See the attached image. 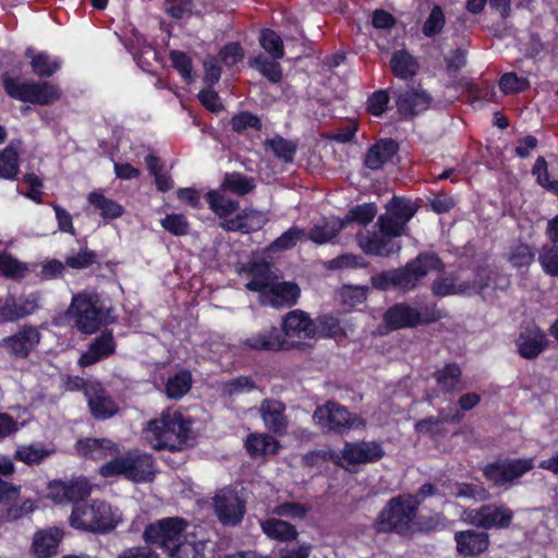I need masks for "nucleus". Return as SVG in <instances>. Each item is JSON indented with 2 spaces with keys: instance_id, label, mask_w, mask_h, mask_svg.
<instances>
[{
  "instance_id": "f257e3e1",
  "label": "nucleus",
  "mask_w": 558,
  "mask_h": 558,
  "mask_svg": "<svg viewBox=\"0 0 558 558\" xmlns=\"http://www.w3.org/2000/svg\"><path fill=\"white\" fill-rule=\"evenodd\" d=\"M189 525L182 517H165L146 524L142 538L169 558H205L206 542L195 533H187Z\"/></svg>"
},
{
  "instance_id": "f03ea898",
  "label": "nucleus",
  "mask_w": 558,
  "mask_h": 558,
  "mask_svg": "<svg viewBox=\"0 0 558 558\" xmlns=\"http://www.w3.org/2000/svg\"><path fill=\"white\" fill-rule=\"evenodd\" d=\"M444 272L445 263L437 253L421 252L404 266L381 270L371 277V284L379 291L398 290L409 292L415 290L432 271Z\"/></svg>"
},
{
  "instance_id": "7ed1b4c3",
  "label": "nucleus",
  "mask_w": 558,
  "mask_h": 558,
  "mask_svg": "<svg viewBox=\"0 0 558 558\" xmlns=\"http://www.w3.org/2000/svg\"><path fill=\"white\" fill-rule=\"evenodd\" d=\"M192 425L193 420L180 411H165L159 418L148 422L145 434L154 449L175 452L183 450L194 439Z\"/></svg>"
},
{
  "instance_id": "20e7f679",
  "label": "nucleus",
  "mask_w": 558,
  "mask_h": 558,
  "mask_svg": "<svg viewBox=\"0 0 558 558\" xmlns=\"http://www.w3.org/2000/svg\"><path fill=\"white\" fill-rule=\"evenodd\" d=\"M421 502V499L411 494H400L390 498L375 519L374 530L378 534L395 533L401 537L413 536L414 519Z\"/></svg>"
},
{
  "instance_id": "39448f33",
  "label": "nucleus",
  "mask_w": 558,
  "mask_h": 558,
  "mask_svg": "<svg viewBox=\"0 0 558 558\" xmlns=\"http://www.w3.org/2000/svg\"><path fill=\"white\" fill-rule=\"evenodd\" d=\"M119 522L120 519L114 515L111 505L100 499L74 505L70 515V525L73 529L93 534H108Z\"/></svg>"
},
{
  "instance_id": "423d86ee",
  "label": "nucleus",
  "mask_w": 558,
  "mask_h": 558,
  "mask_svg": "<svg viewBox=\"0 0 558 558\" xmlns=\"http://www.w3.org/2000/svg\"><path fill=\"white\" fill-rule=\"evenodd\" d=\"M69 312L74 317L77 330L84 335H93L109 323L110 310L97 295H74Z\"/></svg>"
},
{
  "instance_id": "0eeeda50",
  "label": "nucleus",
  "mask_w": 558,
  "mask_h": 558,
  "mask_svg": "<svg viewBox=\"0 0 558 558\" xmlns=\"http://www.w3.org/2000/svg\"><path fill=\"white\" fill-rule=\"evenodd\" d=\"M1 81L7 95L23 102L49 106L61 98L60 89L47 81L23 83L7 73Z\"/></svg>"
},
{
  "instance_id": "6e6552de",
  "label": "nucleus",
  "mask_w": 558,
  "mask_h": 558,
  "mask_svg": "<svg viewBox=\"0 0 558 558\" xmlns=\"http://www.w3.org/2000/svg\"><path fill=\"white\" fill-rule=\"evenodd\" d=\"M533 468V459L505 458L488 462L482 469V473L493 486L502 487L521 478Z\"/></svg>"
},
{
  "instance_id": "1a4fd4ad",
  "label": "nucleus",
  "mask_w": 558,
  "mask_h": 558,
  "mask_svg": "<svg viewBox=\"0 0 558 558\" xmlns=\"http://www.w3.org/2000/svg\"><path fill=\"white\" fill-rule=\"evenodd\" d=\"M513 517V511L505 504H485L469 511L468 522L485 532L505 530L511 525Z\"/></svg>"
},
{
  "instance_id": "9d476101",
  "label": "nucleus",
  "mask_w": 558,
  "mask_h": 558,
  "mask_svg": "<svg viewBox=\"0 0 558 558\" xmlns=\"http://www.w3.org/2000/svg\"><path fill=\"white\" fill-rule=\"evenodd\" d=\"M41 340V333L33 325H24L13 335L0 340V348L14 360H27L37 349Z\"/></svg>"
},
{
  "instance_id": "9b49d317",
  "label": "nucleus",
  "mask_w": 558,
  "mask_h": 558,
  "mask_svg": "<svg viewBox=\"0 0 558 558\" xmlns=\"http://www.w3.org/2000/svg\"><path fill=\"white\" fill-rule=\"evenodd\" d=\"M213 507L219 522L225 526L239 525L246 513L245 500L229 488L221 489L215 495Z\"/></svg>"
},
{
  "instance_id": "f8f14e48",
  "label": "nucleus",
  "mask_w": 558,
  "mask_h": 558,
  "mask_svg": "<svg viewBox=\"0 0 558 558\" xmlns=\"http://www.w3.org/2000/svg\"><path fill=\"white\" fill-rule=\"evenodd\" d=\"M90 492V482L83 475L74 476L69 481L53 480L48 484V496L58 504H81L80 501L87 498Z\"/></svg>"
},
{
  "instance_id": "ddd939ff",
  "label": "nucleus",
  "mask_w": 558,
  "mask_h": 558,
  "mask_svg": "<svg viewBox=\"0 0 558 558\" xmlns=\"http://www.w3.org/2000/svg\"><path fill=\"white\" fill-rule=\"evenodd\" d=\"M313 418L324 433L343 434L353 424L348 409L335 401H328L324 407H318L314 411Z\"/></svg>"
},
{
  "instance_id": "4468645a",
  "label": "nucleus",
  "mask_w": 558,
  "mask_h": 558,
  "mask_svg": "<svg viewBox=\"0 0 558 558\" xmlns=\"http://www.w3.org/2000/svg\"><path fill=\"white\" fill-rule=\"evenodd\" d=\"M397 110L402 120H412L427 110L432 104L430 95L414 87L399 88L393 93Z\"/></svg>"
},
{
  "instance_id": "2eb2a0df",
  "label": "nucleus",
  "mask_w": 558,
  "mask_h": 558,
  "mask_svg": "<svg viewBox=\"0 0 558 558\" xmlns=\"http://www.w3.org/2000/svg\"><path fill=\"white\" fill-rule=\"evenodd\" d=\"M385 456V450L381 444L372 441H360L344 444L341 450V458H338L336 464L340 465V460H344L349 465L351 464H367L375 463L381 460Z\"/></svg>"
},
{
  "instance_id": "dca6fc26",
  "label": "nucleus",
  "mask_w": 558,
  "mask_h": 558,
  "mask_svg": "<svg viewBox=\"0 0 558 558\" xmlns=\"http://www.w3.org/2000/svg\"><path fill=\"white\" fill-rule=\"evenodd\" d=\"M286 343V338L280 328L267 326L250 337L241 340V347L245 350L257 352H277Z\"/></svg>"
},
{
  "instance_id": "f3484780",
  "label": "nucleus",
  "mask_w": 558,
  "mask_h": 558,
  "mask_svg": "<svg viewBox=\"0 0 558 558\" xmlns=\"http://www.w3.org/2000/svg\"><path fill=\"white\" fill-rule=\"evenodd\" d=\"M240 274L247 277L245 288L252 292H258L259 296L265 293L272 282L271 265L264 258L251 259L243 264Z\"/></svg>"
},
{
  "instance_id": "a211bd4d",
  "label": "nucleus",
  "mask_w": 558,
  "mask_h": 558,
  "mask_svg": "<svg viewBox=\"0 0 558 558\" xmlns=\"http://www.w3.org/2000/svg\"><path fill=\"white\" fill-rule=\"evenodd\" d=\"M74 448L80 457L94 461L121 453L120 446L109 438H80L76 440Z\"/></svg>"
},
{
  "instance_id": "6ab92c4d",
  "label": "nucleus",
  "mask_w": 558,
  "mask_h": 558,
  "mask_svg": "<svg viewBox=\"0 0 558 558\" xmlns=\"http://www.w3.org/2000/svg\"><path fill=\"white\" fill-rule=\"evenodd\" d=\"M117 342L111 330H104L89 344L78 359L81 367L92 366L114 354Z\"/></svg>"
},
{
  "instance_id": "aec40b11",
  "label": "nucleus",
  "mask_w": 558,
  "mask_h": 558,
  "mask_svg": "<svg viewBox=\"0 0 558 558\" xmlns=\"http://www.w3.org/2000/svg\"><path fill=\"white\" fill-rule=\"evenodd\" d=\"M549 344L545 332L538 326L524 328L515 340L518 354L525 360H534Z\"/></svg>"
},
{
  "instance_id": "412c9836",
  "label": "nucleus",
  "mask_w": 558,
  "mask_h": 558,
  "mask_svg": "<svg viewBox=\"0 0 558 558\" xmlns=\"http://www.w3.org/2000/svg\"><path fill=\"white\" fill-rule=\"evenodd\" d=\"M456 549L460 556L477 557L485 553L490 544L489 535L485 531L464 530L454 533Z\"/></svg>"
},
{
  "instance_id": "4be33fe9",
  "label": "nucleus",
  "mask_w": 558,
  "mask_h": 558,
  "mask_svg": "<svg viewBox=\"0 0 558 558\" xmlns=\"http://www.w3.org/2000/svg\"><path fill=\"white\" fill-rule=\"evenodd\" d=\"M86 397L90 414L98 421L108 420L119 412L118 404L100 384L92 386Z\"/></svg>"
},
{
  "instance_id": "5701e85b",
  "label": "nucleus",
  "mask_w": 558,
  "mask_h": 558,
  "mask_svg": "<svg viewBox=\"0 0 558 558\" xmlns=\"http://www.w3.org/2000/svg\"><path fill=\"white\" fill-rule=\"evenodd\" d=\"M129 480L134 483H151L157 473L156 461L153 454L140 449L129 450Z\"/></svg>"
},
{
  "instance_id": "b1692460",
  "label": "nucleus",
  "mask_w": 558,
  "mask_h": 558,
  "mask_svg": "<svg viewBox=\"0 0 558 558\" xmlns=\"http://www.w3.org/2000/svg\"><path fill=\"white\" fill-rule=\"evenodd\" d=\"M300 288L294 282H271L265 293L260 295L263 304H269L279 308L282 306H292L298 302Z\"/></svg>"
},
{
  "instance_id": "393cba45",
  "label": "nucleus",
  "mask_w": 558,
  "mask_h": 558,
  "mask_svg": "<svg viewBox=\"0 0 558 558\" xmlns=\"http://www.w3.org/2000/svg\"><path fill=\"white\" fill-rule=\"evenodd\" d=\"M421 312L405 302L396 303L384 314V322L390 330L420 326Z\"/></svg>"
},
{
  "instance_id": "a878e982",
  "label": "nucleus",
  "mask_w": 558,
  "mask_h": 558,
  "mask_svg": "<svg viewBox=\"0 0 558 558\" xmlns=\"http://www.w3.org/2000/svg\"><path fill=\"white\" fill-rule=\"evenodd\" d=\"M356 242L361 250L369 256L389 257L401 250V245L388 235L376 233H360Z\"/></svg>"
},
{
  "instance_id": "bb28decb",
  "label": "nucleus",
  "mask_w": 558,
  "mask_h": 558,
  "mask_svg": "<svg viewBox=\"0 0 558 558\" xmlns=\"http://www.w3.org/2000/svg\"><path fill=\"white\" fill-rule=\"evenodd\" d=\"M64 533L58 526L38 530L32 542V551L36 558H51L58 554Z\"/></svg>"
},
{
  "instance_id": "cd10ccee",
  "label": "nucleus",
  "mask_w": 558,
  "mask_h": 558,
  "mask_svg": "<svg viewBox=\"0 0 558 558\" xmlns=\"http://www.w3.org/2000/svg\"><path fill=\"white\" fill-rule=\"evenodd\" d=\"M399 151V144L393 138H381L373 144L364 155V166L376 171L381 169Z\"/></svg>"
},
{
  "instance_id": "c85d7f7f",
  "label": "nucleus",
  "mask_w": 558,
  "mask_h": 558,
  "mask_svg": "<svg viewBox=\"0 0 558 558\" xmlns=\"http://www.w3.org/2000/svg\"><path fill=\"white\" fill-rule=\"evenodd\" d=\"M284 337H305L314 338L316 336L315 322L301 310L289 312L282 319V329Z\"/></svg>"
},
{
  "instance_id": "c756f323",
  "label": "nucleus",
  "mask_w": 558,
  "mask_h": 558,
  "mask_svg": "<svg viewBox=\"0 0 558 558\" xmlns=\"http://www.w3.org/2000/svg\"><path fill=\"white\" fill-rule=\"evenodd\" d=\"M244 448L252 459H258L279 453L281 445L271 435L251 433L244 441Z\"/></svg>"
},
{
  "instance_id": "7c9ffc66",
  "label": "nucleus",
  "mask_w": 558,
  "mask_h": 558,
  "mask_svg": "<svg viewBox=\"0 0 558 558\" xmlns=\"http://www.w3.org/2000/svg\"><path fill=\"white\" fill-rule=\"evenodd\" d=\"M286 407L281 402L265 400L260 412L266 427L275 435L282 436L287 433L288 420L284 414Z\"/></svg>"
},
{
  "instance_id": "2f4dec72",
  "label": "nucleus",
  "mask_w": 558,
  "mask_h": 558,
  "mask_svg": "<svg viewBox=\"0 0 558 558\" xmlns=\"http://www.w3.org/2000/svg\"><path fill=\"white\" fill-rule=\"evenodd\" d=\"M262 532L271 541L289 543L299 536L296 526L288 521L268 518L259 522Z\"/></svg>"
},
{
  "instance_id": "473e14b6",
  "label": "nucleus",
  "mask_w": 558,
  "mask_h": 558,
  "mask_svg": "<svg viewBox=\"0 0 558 558\" xmlns=\"http://www.w3.org/2000/svg\"><path fill=\"white\" fill-rule=\"evenodd\" d=\"M391 73L399 80L412 81L420 70L415 57L408 50H396L389 61Z\"/></svg>"
},
{
  "instance_id": "72a5a7b5",
  "label": "nucleus",
  "mask_w": 558,
  "mask_h": 558,
  "mask_svg": "<svg viewBox=\"0 0 558 558\" xmlns=\"http://www.w3.org/2000/svg\"><path fill=\"white\" fill-rule=\"evenodd\" d=\"M433 378L444 393H452L460 390L462 369L456 362L446 363L440 369L433 373Z\"/></svg>"
},
{
  "instance_id": "f704fd0d",
  "label": "nucleus",
  "mask_w": 558,
  "mask_h": 558,
  "mask_svg": "<svg viewBox=\"0 0 558 558\" xmlns=\"http://www.w3.org/2000/svg\"><path fill=\"white\" fill-rule=\"evenodd\" d=\"M457 280L458 276L456 274H449L447 276L436 278L430 284L433 295L437 298H445L454 294H462L471 289L469 281H463L457 284Z\"/></svg>"
},
{
  "instance_id": "c9c22d12",
  "label": "nucleus",
  "mask_w": 558,
  "mask_h": 558,
  "mask_svg": "<svg viewBox=\"0 0 558 558\" xmlns=\"http://www.w3.org/2000/svg\"><path fill=\"white\" fill-rule=\"evenodd\" d=\"M88 203L99 211L104 219H117L124 214V208L118 202L108 198L100 191H93L87 196Z\"/></svg>"
},
{
  "instance_id": "e433bc0d",
  "label": "nucleus",
  "mask_w": 558,
  "mask_h": 558,
  "mask_svg": "<svg viewBox=\"0 0 558 558\" xmlns=\"http://www.w3.org/2000/svg\"><path fill=\"white\" fill-rule=\"evenodd\" d=\"M343 229L344 227L340 218L332 220L324 219L310 229L307 239L316 244H325L337 238Z\"/></svg>"
},
{
  "instance_id": "4c0bfd02",
  "label": "nucleus",
  "mask_w": 558,
  "mask_h": 558,
  "mask_svg": "<svg viewBox=\"0 0 558 558\" xmlns=\"http://www.w3.org/2000/svg\"><path fill=\"white\" fill-rule=\"evenodd\" d=\"M33 311L34 305L29 301L17 302L13 295H9L0 302V322H15L32 314Z\"/></svg>"
},
{
  "instance_id": "58836bf2",
  "label": "nucleus",
  "mask_w": 558,
  "mask_h": 558,
  "mask_svg": "<svg viewBox=\"0 0 558 558\" xmlns=\"http://www.w3.org/2000/svg\"><path fill=\"white\" fill-rule=\"evenodd\" d=\"M20 142L15 145L11 142L0 153V178L5 180H16L20 172Z\"/></svg>"
},
{
  "instance_id": "ea45409f",
  "label": "nucleus",
  "mask_w": 558,
  "mask_h": 558,
  "mask_svg": "<svg viewBox=\"0 0 558 558\" xmlns=\"http://www.w3.org/2000/svg\"><path fill=\"white\" fill-rule=\"evenodd\" d=\"M248 65L257 70L265 78H267L272 84L281 82L283 77L282 68L278 60H275L272 58L270 60L262 53L251 57L248 59Z\"/></svg>"
},
{
  "instance_id": "a19ab883",
  "label": "nucleus",
  "mask_w": 558,
  "mask_h": 558,
  "mask_svg": "<svg viewBox=\"0 0 558 558\" xmlns=\"http://www.w3.org/2000/svg\"><path fill=\"white\" fill-rule=\"evenodd\" d=\"M26 57L31 58V66L33 72L39 77H50L59 71L61 64L57 60H51L47 52H34L32 48H27Z\"/></svg>"
},
{
  "instance_id": "79ce46f5",
  "label": "nucleus",
  "mask_w": 558,
  "mask_h": 558,
  "mask_svg": "<svg viewBox=\"0 0 558 558\" xmlns=\"http://www.w3.org/2000/svg\"><path fill=\"white\" fill-rule=\"evenodd\" d=\"M377 206L375 203H364L351 207L345 216L341 218L344 229L351 223H357L360 226H367L371 223L377 215Z\"/></svg>"
},
{
  "instance_id": "37998d69",
  "label": "nucleus",
  "mask_w": 558,
  "mask_h": 558,
  "mask_svg": "<svg viewBox=\"0 0 558 558\" xmlns=\"http://www.w3.org/2000/svg\"><path fill=\"white\" fill-rule=\"evenodd\" d=\"M192 381V374L186 369L170 376L165 386L167 397L172 400H180L191 390Z\"/></svg>"
},
{
  "instance_id": "c03bdc74",
  "label": "nucleus",
  "mask_w": 558,
  "mask_h": 558,
  "mask_svg": "<svg viewBox=\"0 0 558 558\" xmlns=\"http://www.w3.org/2000/svg\"><path fill=\"white\" fill-rule=\"evenodd\" d=\"M101 257V254L85 246L81 247L77 253L66 256L64 264L66 267L75 270H83L93 265H97V268H100L102 266Z\"/></svg>"
},
{
  "instance_id": "a18cd8bd",
  "label": "nucleus",
  "mask_w": 558,
  "mask_h": 558,
  "mask_svg": "<svg viewBox=\"0 0 558 558\" xmlns=\"http://www.w3.org/2000/svg\"><path fill=\"white\" fill-rule=\"evenodd\" d=\"M229 124L231 130L236 134H243L248 129L257 132H260L263 129L262 119L257 114L247 110H242L233 114Z\"/></svg>"
},
{
  "instance_id": "49530a36",
  "label": "nucleus",
  "mask_w": 558,
  "mask_h": 558,
  "mask_svg": "<svg viewBox=\"0 0 558 558\" xmlns=\"http://www.w3.org/2000/svg\"><path fill=\"white\" fill-rule=\"evenodd\" d=\"M28 271L27 265L7 251L0 252V275L9 279H22Z\"/></svg>"
},
{
  "instance_id": "de8ad7c7",
  "label": "nucleus",
  "mask_w": 558,
  "mask_h": 558,
  "mask_svg": "<svg viewBox=\"0 0 558 558\" xmlns=\"http://www.w3.org/2000/svg\"><path fill=\"white\" fill-rule=\"evenodd\" d=\"M258 41L260 47L275 60L282 59L284 56L283 41L280 35L270 28L262 29Z\"/></svg>"
},
{
  "instance_id": "09e8293b",
  "label": "nucleus",
  "mask_w": 558,
  "mask_h": 558,
  "mask_svg": "<svg viewBox=\"0 0 558 558\" xmlns=\"http://www.w3.org/2000/svg\"><path fill=\"white\" fill-rule=\"evenodd\" d=\"M369 266L363 256L353 253H343L337 257L329 259L325 263V267L328 270H342V269H359L366 268Z\"/></svg>"
},
{
  "instance_id": "8fccbe9b",
  "label": "nucleus",
  "mask_w": 558,
  "mask_h": 558,
  "mask_svg": "<svg viewBox=\"0 0 558 558\" xmlns=\"http://www.w3.org/2000/svg\"><path fill=\"white\" fill-rule=\"evenodd\" d=\"M114 458L104 463L98 473L101 477L109 478L116 476H124L129 480V471L131 464H129V450L123 456H113Z\"/></svg>"
},
{
  "instance_id": "3c124183",
  "label": "nucleus",
  "mask_w": 558,
  "mask_h": 558,
  "mask_svg": "<svg viewBox=\"0 0 558 558\" xmlns=\"http://www.w3.org/2000/svg\"><path fill=\"white\" fill-rule=\"evenodd\" d=\"M418 206L410 199L393 196L387 206L389 214L408 223L416 214Z\"/></svg>"
},
{
  "instance_id": "603ef678",
  "label": "nucleus",
  "mask_w": 558,
  "mask_h": 558,
  "mask_svg": "<svg viewBox=\"0 0 558 558\" xmlns=\"http://www.w3.org/2000/svg\"><path fill=\"white\" fill-rule=\"evenodd\" d=\"M207 202L209 207L220 218H225L228 215L234 213L239 208V202L231 198L225 197L217 191H210L207 193Z\"/></svg>"
},
{
  "instance_id": "864d4df0",
  "label": "nucleus",
  "mask_w": 558,
  "mask_h": 558,
  "mask_svg": "<svg viewBox=\"0 0 558 558\" xmlns=\"http://www.w3.org/2000/svg\"><path fill=\"white\" fill-rule=\"evenodd\" d=\"M222 186L240 196H244L255 189L253 179L238 172L227 173Z\"/></svg>"
},
{
  "instance_id": "5fc2aeb1",
  "label": "nucleus",
  "mask_w": 558,
  "mask_h": 558,
  "mask_svg": "<svg viewBox=\"0 0 558 558\" xmlns=\"http://www.w3.org/2000/svg\"><path fill=\"white\" fill-rule=\"evenodd\" d=\"M266 145L271 149L278 159L284 162L293 161L296 153V145L291 141L277 135L270 140H267Z\"/></svg>"
},
{
  "instance_id": "6e6d98bb",
  "label": "nucleus",
  "mask_w": 558,
  "mask_h": 558,
  "mask_svg": "<svg viewBox=\"0 0 558 558\" xmlns=\"http://www.w3.org/2000/svg\"><path fill=\"white\" fill-rule=\"evenodd\" d=\"M390 95L387 89H378L367 96L365 109L373 117H383L388 110Z\"/></svg>"
},
{
  "instance_id": "4d7b16f0",
  "label": "nucleus",
  "mask_w": 558,
  "mask_h": 558,
  "mask_svg": "<svg viewBox=\"0 0 558 558\" xmlns=\"http://www.w3.org/2000/svg\"><path fill=\"white\" fill-rule=\"evenodd\" d=\"M445 24L444 10L440 5L435 4L422 26V33L425 37H434L442 32Z\"/></svg>"
},
{
  "instance_id": "13d9d810",
  "label": "nucleus",
  "mask_w": 558,
  "mask_h": 558,
  "mask_svg": "<svg viewBox=\"0 0 558 558\" xmlns=\"http://www.w3.org/2000/svg\"><path fill=\"white\" fill-rule=\"evenodd\" d=\"M532 174L536 178V182L542 187L558 196V180H550L545 157H537L532 169Z\"/></svg>"
},
{
  "instance_id": "bf43d9fd",
  "label": "nucleus",
  "mask_w": 558,
  "mask_h": 558,
  "mask_svg": "<svg viewBox=\"0 0 558 558\" xmlns=\"http://www.w3.org/2000/svg\"><path fill=\"white\" fill-rule=\"evenodd\" d=\"M535 257V250L524 243H519L511 247L508 254V262L515 268L527 267Z\"/></svg>"
},
{
  "instance_id": "052dcab7",
  "label": "nucleus",
  "mask_w": 558,
  "mask_h": 558,
  "mask_svg": "<svg viewBox=\"0 0 558 558\" xmlns=\"http://www.w3.org/2000/svg\"><path fill=\"white\" fill-rule=\"evenodd\" d=\"M161 227L174 236H183L190 232V223L183 214H167L160 220Z\"/></svg>"
},
{
  "instance_id": "680f3d73",
  "label": "nucleus",
  "mask_w": 558,
  "mask_h": 558,
  "mask_svg": "<svg viewBox=\"0 0 558 558\" xmlns=\"http://www.w3.org/2000/svg\"><path fill=\"white\" fill-rule=\"evenodd\" d=\"M169 59L172 68L186 83H190L193 80V63L187 53L181 50H171L169 52Z\"/></svg>"
},
{
  "instance_id": "e2e57ef3",
  "label": "nucleus",
  "mask_w": 558,
  "mask_h": 558,
  "mask_svg": "<svg viewBox=\"0 0 558 558\" xmlns=\"http://www.w3.org/2000/svg\"><path fill=\"white\" fill-rule=\"evenodd\" d=\"M316 336L320 338H336L342 333L340 320L332 315H322L317 318Z\"/></svg>"
},
{
  "instance_id": "0e129e2a",
  "label": "nucleus",
  "mask_w": 558,
  "mask_h": 558,
  "mask_svg": "<svg viewBox=\"0 0 558 558\" xmlns=\"http://www.w3.org/2000/svg\"><path fill=\"white\" fill-rule=\"evenodd\" d=\"M538 262L547 275L558 276V244L544 245Z\"/></svg>"
},
{
  "instance_id": "69168bd1",
  "label": "nucleus",
  "mask_w": 558,
  "mask_h": 558,
  "mask_svg": "<svg viewBox=\"0 0 558 558\" xmlns=\"http://www.w3.org/2000/svg\"><path fill=\"white\" fill-rule=\"evenodd\" d=\"M527 86V78L518 76L514 72L505 73L499 80V88L505 95L522 93Z\"/></svg>"
},
{
  "instance_id": "338daca9",
  "label": "nucleus",
  "mask_w": 558,
  "mask_h": 558,
  "mask_svg": "<svg viewBox=\"0 0 558 558\" xmlns=\"http://www.w3.org/2000/svg\"><path fill=\"white\" fill-rule=\"evenodd\" d=\"M378 227L380 233L390 238H398L404 233L405 223L392 216L391 214L380 215L378 218Z\"/></svg>"
},
{
  "instance_id": "774afa93",
  "label": "nucleus",
  "mask_w": 558,
  "mask_h": 558,
  "mask_svg": "<svg viewBox=\"0 0 558 558\" xmlns=\"http://www.w3.org/2000/svg\"><path fill=\"white\" fill-rule=\"evenodd\" d=\"M414 430L417 434L436 438L441 436L445 432L444 421L440 417L427 416L415 423Z\"/></svg>"
}]
</instances>
